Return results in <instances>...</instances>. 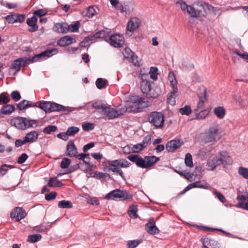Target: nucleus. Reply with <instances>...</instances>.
Returning <instances> with one entry per match:
<instances>
[{
    "instance_id": "obj_1",
    "label": "nucleus",
    "mask_w": 248,
    "mask_h": 248,
    "mask_svg": "<svg viewBox=\"0 0 248 248\" xmlns=\"http://www.w3.org/2000/svg\"><path fill=\"white\" fill-rule=\"evenodd\" d=\"M127 159L136 166L142 169H148L154 164L158 162L160 158L154 155L145 156L141 157L139 155H130L127 156Z\"/></svg>"
},
{
    "instance_id": "obj_2",
    "label": "nucleus",
    "mask_w": 248,
    "mask_h": 248,
    "mask_svg": "<svg viewBox=\"0 0 248 248\" xmlns=\"http://www.w3.org/2000/svg\"><path fill=\"white\" fill-rule=\"evenodd\" d=\"M232 162L231 157L228 155L226 152H220L217 155H211L207 165L210 170H213L221 165L224 166L231 165Z\"/></svg>"
},
{
    "instance_id": "obj_3",
    "label": "nucleus",
    "mask_w": 248,
    "mask_h": 248,
    "mask_svg": "<svg viewBox=\"0 0 248 248\" xmlns=\"http://www.w3.org/2000/svg\"><path fill=\"white\" fill-rule=\"evenodd\" d=\"M108 170L116 173L120 175L121 178L125 180V177L123 171L120 169L121 168H126L129 167L131 164L125 159H119L114 160H108Z\"/></svg>"
},
{
    "instance_id": "obj_4",
    "label": "nucleus",
    "mask_w": 248,
    "mask_h": 248,
    "mask_svg": "<svg viewBox=\"0 0 248 248\" xmlns=\"http://www.w3.org/2000/svg\"><path fill=\"white\" fill-rule=\"evenodd\" d=\"M92 106L94 108L101 110V112L103 113L108 120L117 118L124 114L121 109L116 110L110 107L107 106L106 104L100 101H97L93 103Z\"/></svg>"
},
{
    "instance_id": "obj_5",
    "label": "nucleus",
    "mask_w": 248,
    "mask_h": 248,
    "mask_svg": "<svg viewBox=\"0 0 248 248\" xmlns=\"http://www.w3.org/2000/svg\"><path fill=\"white\" fill-rule=\"evenodd\" d=\"M11 122L17 128L21 130L30 127L35 128L37 126L36 121L30 119L29 118L17 117L12 119Z\"/></svg>"
},
{
    "instance_id": "obj_6",
    "label": "nucleus",
    "mask_w": 248,
    "mask_h": 248,
    "mask_svg": "<svg viewBox=\"0 0 248 248\" xmlns=\"http://www.w3.org/2000/svg\"><path fill=\"white\" fill-rule=\"evenodd\" d=\"M132 197L128 191L116 189L108 193L105 198L107 200L124 201L132 200Z\"/></svg>"
},
{
    "instance_id": "obj_7",
    "label": "nucleus",
    "mask_w": 248,
    "mask_h": 248,
    "mask_svg": "<svg viewBox=\"0 0 248 248\" xmlns=\"http://www.w3.org/2000/svg\"><path fill=\"white\" fill-rule=\"evenodd\" d=\"M219 128L217 125L210 127L208 131L204 133L202 140L205 143H209L218 140L220 139L218 133Z\"/></svg>"
},
{
    "instance_id": "obj_8",
    "label": "nucleus",
    "mask_w": 248,
    "mask_h": 248,
    "mask_svg": "<svg viewBox=\"0 0 248 248\" xmlns=\"http://www.w3.org/2000/svg\"><path fill=\"white\" fill-rule=\"evenodd\" d=\"M148 121L156 128H162L164 125V116L159 112H151L148 117Z\"/></svg>"
},
{
    "instance_id": "obj_9",
    "label": "nucleus",
    "mask_w": 248,
    "mask_h": 248,
    "mask_svg": "<svg viewBox=\"0 0 248 248\" xmlns=\"http://www.w3.org/2000/svg\"><path fill=\"white\" fill-rule=\"evenodd\" d=\"M108 42L110 45L116 48H120L123 46L124 43V38L120 34H114L109 35Z\"/></svg>"
},
{
    "instance_id": "obj_10",
    "label": "nucleus",
    "mask_w": 248,
    "mask_h": 248,
    "mask_svg": "<svg viewBox=\"0 0 248 248\" xmlns=\"http://www.w3.org/2000/svg\"><path fill=\"white\" fill-rule=\"evenodd\" d=\"M139 76L141 80L140 82L141 91L143 93L146 94L151 88V83L148 80L149 77V74L140 73Z\"/></svg>"
},
{
    "instance_id": "obj_11",
    "label": "nucleus",
    "mask_w": 248,
    "mask_h": 248,
    "mask_svg": "<svg viewBox=\"0 0 248 248\" xmlns=\"http://www.w3.org/2000/svg\"><path fill=\"white\" fill-rule=\"evenodd\" d=\"M26 216L25 211L22 207H19L15 208L10 215L11 217L15 218L16 221H19L25 218Z\"/></svg>"
},
{
    "instance_id": "obj_12",
    "label": "nucleus",
    "mask_w": 248,
    "mask_h": 248,
    "mask_svg": "<svg viewBox=\"0 0 248 248\" xmlns=\"http://www.w3.org/2000/svg\"><path fill=\"white\" fill-rule=\"evenodd\" d=\"M133 101H138V107L136 108L135 112H140L143 110V109L149 106V102L145 101L144 98L140 97L138 95H134L133 97Z\"/></svg>"
},
{
    "instance_id": "obj_13",
    "label": "nucleus",
    "mask_w": 248,
    "mask_h": 248,
    "mask_svg": "<svg viewBox=\"0 0 248 248\" xmlns=\"http://www.w3.org/2000/svg\"><path fill=\"white\" fill-rule=\"evenodd\" d=\"M145 230L148 233L152 235L158 234L159 232V230L156 227L155 222L153 218H150L145 224Z\"/></svg>"
},
{
    "instance_id": "obj_14",
    "label": "nucleus",
    "mask_w": 248,
    "mask_h": 248,
    "mask_svg": "<svg viewBox=\"0 0 248 248\" xmlns=\"http://www.w3.org/2000/svg\"><path fill=\"white\" fill-rule=\"evenodd\" d=\"M183 144V142L181 140H173L167 142L166 145V149L170 152H174L176 149L179 148Z\"/></svg>"
},
{
    "instance_id": "obj_15",
    "label": "nucleus",
    "mask_w": 248,
    "mask_h": 248,
    "mask_svg": "<svg viewBox=\"0 0 248 248\" xmlns=\"http://www.w3.org/2000/svg\"><path fill=\"white\" fill-rule=\"evenodd\" d=\"M78 154L77 148L72 140H70L66 147L65 155L66 156L72 157L76 156Z\"/></svg>"
},
{
    "instance_id": "obj_16",
    "label": "nucleus",
    "mask_w": 248,
    "mask_h": 248,
    "mask_svg": "<svg viewBox=\"0 0 248 248\" xmlns=\"http://www.w3.org/2000/svg\"><path fill=\"white\" fill-rule=\"evenodd\" d=\"M50 111L51 112L53 111H63V112H70L72 111V109L69 108L65 107L63 105L57 104L56 103H53L50 102Z\"/></svg>"
},
{
    "instance_id": "obj_17",
    "label": "nucleus",
    "mask_w": 248,
    "mask_h": 248,
    "mask_svg": "<svg viewBox=\"0 0 248 248\" xmlns=\"http://www.w3.org/2000/svg\"><path fill=\"white\" fill-rule=\"evenodd\" d=\"M75 42L76 40L74 38L69 35H66L58 40L57 45L60 46H69Z\"/></svg>"
},
{
    "instance_id": "obj_18",
    "label": "nucleus",
    "mask_w": 248,
    "mask_h": 248,
    "mask_svg": "<svg viewBox=\"0 0 248 248\" xmlns=\"http://www.w3.org/2000/svg\"><path fill=\"white\" fill-rule=\"evenodd\" d=\"M37 18L35 16H32L31 18H28L26 23L30 27L28 30L30 32H34L38 30V26L37 24Z\"/></svg>"
},
{
    "instance_id": "obj_19",
    "label": "nucleus",
    "mask_w": 248,
    "mask_h": 248,
    "mask_svg": "<svg viewBox=\"0 0 248 248\" xmlns=\"http://www.w3.org/2000/svg\"><path fill=\"white\" fill-rule=\"evenodd\" d=\"M68 23L65 22L57 23L55 24L53 30L55 31L60 33H67L68 32Z\"/></svg>"
},
{
    "instance_id": "obj_20",
    "label": "nucleus",
    "mask_w": 248,
    "mask_h": 248,
    "mask_svg": "<svg viewBox=\"0 0 248 248\" xmlns=\"http://www.w3.org/2000/svg\"><path fill=\"white\" fill-rule=\"evenodd\" d=\"M237 200L239 201L238 207L248 210V196L239 195L237 196Z\"/></svg>"
},
{
    "instance_id": "obj_21",
    "label": "nucleus",
    "mask_w": 248,
    "mask_h": 248,
    "mask_svg": "<svg viewBox=\"0 0 248 248\" xmlns=\"http://www.w3.org/2000/svg\"><path fill=\"white\" fill-rule=\"evenodd\" d=\"M207 92L206 89L203 88L202 93H199L198 94V96L199 98V101L197 103V108L200 109L203 107L205 102L207 100Z\"/></svg>"
},
{
    "instance_id": "obj_22",
    "label": "nucleus",
    "mask_w": 248,
    "mask_h": 248,
    "mask_svg": "<svg viewBox=\"0 0 248 248\" xmlns=\"http://www.w3.org/2000/svg\"><path fill=\"white\" fill-rule=\"evenodd\" d=\"M39 135V133H38L37 131H33L27 133L24 137V139L27 143H32L38 140Z\"/></svg>"
},
{
    "instance_id": "obj_23",
    "label": "nucleus",
    "mask_w": 248,
    "mask_h": 248,
    "mask_svg": "<svg viewBox=\"0 0 248 248\" xmlns=\"http://www.w3.org/2000/svg\"><path fill=\"white\" fill-rule=\"evenodd\" d=\"M108 32L104 30H100L93 35L94 39H103L106 41H108L109 37Z\"/></svg>"
},
{
    "instance_id": "obj_24",
    "label": "nucleus",
    "mask_w": 248,
    "mask_h": 248,
    "mask_svg": "<svg viewBox=\"0 0 248 248\" xmlns=\"http://www.w3.org/2000/svg\"><path fill=\"white\" fill-rule=\"evenodd\" d=\"M50 102L47 101H38L35 104H33V106L38 107L43 109L46 113L49 112L50 111Z\"/></svg>"
},
{
    "instance_id": "obj_25",
    "label": "nucleus",
    "mask_w": 248,
    "mask_h": 248,
    "mask_svg": "<svg viewBox=\"0 0 248 248\" xmlns=\"http://www.w3.org/2000/svg\"><path fill=\"white\" fill-rule=\"evenodd\" d=\"M139 25L140 23L138 22V19L136 18H132L127 23V30L130 32L133 31L138 28Z\"/></svg>"
},
{
    "instance_id": "obj_26",
    "label": "nucleus",
    "mask_w": 248,
    "mask_h": 248,
    "mask_svg": "<svg viewBox=\"0 0 248 248\" xmlns=\"http://www.w3.org/2000/svg\"><path fill=\"white\" fill-rule=\"evenodd\" d=\"M64 184L56 178L53 177L49 178L47 186L51 187H59L63 186Z\"/></svg>"
},
{
    "instance_id": "obj_27",
    "label": "nucleus",
    "mask_w": 248,
    "mask_h": 248,
    "mask_svg": "<svg viewBox=\"0 0 248 248\" xmlns=\"http://www.w3.org/2000/svg\"><path fill=\"white\" fill-rule=\"evenodd\" d=\"M161 91L159 88L155 87L154 89L151 88L150 91L146 94L148 98H156L159 95Z\"/></svg>"
},
{
    "instance_id": "obj_28",
    "label": "nucleus",
    "mask_w": 248,
    "mask_h": 248,
    "mask_svg": "<svg viewBox=\"0 0 248 248\" xmlns=\"http://www.w3.org/2000/svg\"><path fill=\"white\" fill-rule=\"evenodd\" d=\"M15 107L14 105H6L2 106L0 109L1 113L4 115H9L15 111Z\"/></svg>"
},
{
    "instance_id": "obj_29",
    "label": "nucleus",
    "mask_w": 248,
    "mask_h": 248,
    "mask_svg": "<svg viewBox=\"0 0 248 248\" xmlns=\"http://www.w3.org/2000/svg\"><path fill=\"white\" fill-rule=\"evenodd\" d=\"M138 205L132 204L131 205L128 210V214L129 216L133 219H136L138 218Z\"/></svg>"
},
{
    "instance_id": "obj_30",
    "label": "nucleus",
    "mask_w": 248,
    "mask_h": 248,
    "mask_svg": "<svg viewBox=\"0 0 248 248\" xmlns=\"http://www.w3.org/2000/svg\"><path fill=\"white\" fill-rule=\"evenodd\" d=\"M31 107H34L31 101L26 100H23L17 104V108L20 110Z\"/></svg>"
},
{
    "instance_id": "obj_31",
    "label": "nucleus",
    "mask_w": 248,
    "mask_h": 248,
    "mask_svg": "<svg viewBox=\"0 0 248 248\" xmlns=\"http://www.w3.org/2000/svg\"><path fill=\"white\" fill-rule=\"evenodd\" d=\"M214 112L218 118L222 119L225 115L226 111L223 107H217L215 108Z\"/></svg>"
},
{
    "instance_id": "obj_32",
    "label": "nucleus",
    "mask_w": 248,
    "mask_h": 248,
    "mask_svg": "<svg viewBox=\"0 0 248 248\" xmlns=\"http://www.w3.org/2000/svg\"><path fill=\"white\" fill-rule=\"evenodd\" d=\"M58 53V49L53 48L51 49H47L44 52H41V55L44 57L49 58Z\"/></svg>"
},
{
    "instance_id": "obj_33",
    "label": "nucleus",
    "mask_w": 248,
    "mask_h": 248,
    "mask_svg": "<svg viewBox=\"0 0 248 248\" xmlns=\"http://www.w3.org/2000/svg\"><path fill=\"white\" fill-rule=\"evenodd\" d=\"M58 207L60 208H71L73 207L72 203L70 201L62 200L59 202L58 204Z\"/></svg>"
},
{
    "instance_id": "obj_34",
    "label": "nucleus",
    "mask_w": 248,
    "mask_h": 248,
    "mask_svg": "<svg viewBox=\"0 0 248 248\" xmlns=\"http://www.w3.org/2000/svg\"><path fill=\"white\" fill-rule=\"evenodd\" d=\"M135 95H130L129 97L128 101L130 102L129 108H130V111H132L134 113L135 112V110L136 109V108L138 107V101H133V97Z\"/></svg>"
},
{
    "instance_id": "obj_35",
    "label": "nucleus",
    "mask_w": 248,
    "mask_h": 248,
    "mask_svg": "<svg viewBox=\"0 0 248 248\" xmlns=\"http://www.w3.org/2000/svg\"><path fill=\"white\" fill-rule=\"evenodd\" d=\"M194 187L207 189L209 188V185L205 182L201 181H196L193 183Z\"/></svg>"
},
{
    "instance_id": "obj_36",
    "label": "nucleus",
    "mask_w": 248,
    "mask_h": 248,
    "mask_svg": "<svg viewBox=\"0 0 248 248\" xmlns=\"http://www.w3.org/2000/svg\"><path fill=\"white\" fill-rule=\"evenodd\" d=\"M80 22L78 21H76L74 24H68V26L69 28H67L68 32H77L78 31L79 28L80 27Z\"/></svg>"
},
{
    "instance_id": "obj_37",
    "label": "nucleus",
    "mask_w": 248,
    "mask_h": 248,
    "mask_svg": "<svg viewBox=\"0 0 248 248\" xmlns=\"http://www.w3.org/2000/svg\"><path fill=\"white\" fill-rule=\"evenodd\" d=\"M107 80L102 78H98L96 80L95 84L98 89L105 88L107 85Z\"/></svg>"
},
{
    "instance_id": "obj_38",
    "label": "nucleus",
    "mask_w": 248,
    "mask_h": 248,
    "mask_svg": "<svg viewBox=\"0 0 248 248\" xmlns=\"http://www.w3.org/2000/svg\"><path fill=\"white\" fill-rule=\"evenodd\" d=\"M42 235L40 234L29 235L28 238V241L31 243H35L40 241Z\"/></svg>"
},
{
    "instance_id": "obj_39",
    "label": "nucleus",
    "mask_w": 248,
    "mask_h": 248,
    "mask_svg": "<svg viewBox=\"0 0 248 248\" xmlns=\"http://www.w3.org/2000/svg\"><path fill=\"white\" fill-rule=\"evenodd\" d=\"M179 112L182 115L189 116L191 113L192 110L190 106L186 105L184 107L179 108Z\"/></svg>"
},
{
    "instance_id": "obj_40",
    "label": "nucleus",
    "mask_w": 248,
    "mask_h": 248,
    "mask_svg": "<svg viewBox=\"0 0 248 248\" xmlns=\"http://www.w3.org/2000/svg\"><path fill=\"white\" fill-rule=\"evenodd\" d=\"M85 165L88 167L87 169H85V170L87 171H92L95 167V166L92 164L90 161L86 160L85 159L82 160V162H79V165Z\"/></svg>"
},
{
    "instance_id": "obj_41",
    "label": "nucleus",
    "mask_w": 248,
    "mask_h": 248,
    "mask_svg": "<svg viewBox=\"0 0 248 248\" xmlns=\"http://www.w3.org/2000/svg\"><path fill=\"white\" fill-rule=\"evenodd\" d=\"M145 148L141 143L134 145L131 148V151L134 153H138Z\"/></svg>"
},
{
    "instance_id": "obj_42",
    "label": "nucleus",
    "mask_w": 248,
    "mask_h": 248,
    "mask_svg": "<svg viewBox=\"0 0 248 248\" xmlns=\"http://www.w3.org/2000/svg\"><path fill=\"white\" fill-rule=\"evenodd\" d=\"M79 130V129L76 126H71L68 128L66 131V134L68 136H73L78 133Z\"/></svg>"
},
{
    "instance_id": "obj_43",
    "label": "nucleus",
    "mask_w": 248,
    "mask_h": 248,
    "mask_svg": "<svg viewBox=\"0 0 248 248\" xmlns=\"http://www.w3.org/2000/svg\"><path fill=\"white\" fill-rule=\"evenodd\" d=\"M185 162L186 166L192 167L193 166L192 155L190 153L186 154L185 155Z\"/></svg>"
},
{
    "instance_id": "obj_44",
    "label": "nucleus",
    "mask_w": 248,
    "mask_h": 248,
    "mask_svg": "<svg viewBox=\"0 0 248 248\" xmlns=\"http://www.w3.org/2000/svg\"><path fill=\"white\" fill-rule=\"evenodd\" d=\"M196 5L202 8L205 13L210 10L211 6L207 3L203 1H199L196 3Z\"/></svg>"
},
{
    "instance_id": "obj_45",
    "label": "nucleus",
    "mask_w": 248,
    "mask_h": 248,
    "mask_svg": "<svg viewBox=\"0 0 248 248\" xmlns=\"http://www.w3.org/2000/svg\"><path fill=\"white\" fill-rule=\"evenodd\" d=\"M57 129V127L56 125H49L43 129V132L46 134H49L51 132H55Z\"/></svg>"
},
{
    "instance_id": "obj_46",
    "label": "nucleus",
    "mask_w": 248,
    "mask_h": 248,
    "mask_svg": "<svg viewBox=\"0 0 248 248\" xmlns=\"http://www.w3.org/2000/svg\"><path fill=\"white\" fill-rule=\"evenodd\" d=\"M107 177H110V175L108 173L95 171L94 173L93 177L98 179H105Z\"/></svg>"
},
{
    "instance_id": "obj_47",
    "label": "nucleus",
    "mask_w": 248,
    "mask_h": 248,
    "mask_svg": "<svg viewBox=\"0 0 248 248\" xmlns=\"http://www.w3.org/2000/svg\"><path fill=\"white\" fill-rule=\"evenodd\" d=\"M152 138V135L148 134L143 138L142 142L141 143L142 144V145L144 146L145 148H146L148 145H150L151 143V140Z\"/></svg>"
},
{
    "instance_id": "obj_48",
    "label": "nucleus",
    "mask_w": 248,
    "mask_h": 248,
    "mask_svg": "<svg viewBox=\"0 0 248 248\" xmlns=\"http://www.w3.org/2000/svg\"><path fill=\"white\" fill-rule=\"evenodd\" d=\"M157 68L155 67H151L149 71L150 76L154 80L157 79Z\"/></svg>"
},
{
    "instance_id": "obj_49",
    "label": "nucleus",
    "mask_w": 248,
    "mask_h": 248,
    "mask_svg": "<svg viewBox=\"0 0 248 248\" xmlns=\"http://www.w3.org/2000/svg\"><path fill=\"white\" fill-rule=\"evenodd\" d=\"M238 173L244 178L248 179V169L240 167L238 169Z\"/></svg>"
},
{
    "instance_id": "obj_50",
    "label": "nucleus",
    "mask_w": 248,
    "mask_h": 248,
    "mask_svg": "<svg viewBox=\"0 0 248 248\" xmlns=\"http://www.w3.org/2000/svg\"><path fill=\"white\" fill-rule=\"evenodd\" d=\"M71 160L68 158H63L61 163L60 167L62 169H67L69 166Z\"/></svg>"
},
{
    "instance_id": "obj_51",
    "label": "nucleus",
    "mask_w": 248,
    "mask_h": 248,
    "mask_svg": "<svg viewBox=\"0 0 248 248\" xmlns=\"http://www.w3.org/2000/svg\"><path fill=\"white\" fill-rule=\"evenodd\" d=\"M11 96L12 99L15 102L18 101L21 98L20 93L17 91H13L11 93Z\"/></svg>"
},
{
    "instance_id": "obj_52",
    "label": "nucleus",
    "mask_w": 248,
    "mask_h": 248,
    "mask_svg": "<svg viewBox=\"0 0 248 248\" xmlns=\"http://www.w3.org/2000/svg\"><path fill=\"white\" fill-rule=\"evenodd\" d=\"M186 12L191 17H197V14L196 9L191 5L187 9Z\"/></svg>"
},
{
    "instance_id": "obj_53",
    "label": "nucleus",
    "mask_w": 248,
    "mask_h": 248,
    "mask_svg": "<svg viewBox=\"0 0 248 248\" xmlns=\"http://www.w3.org/2000/svg\"><path fill=\"white\" fill-rule=\"evenodd\" d=\"M6 168H9L10 169H12L14 168V166L13 165L7 164H3L1 166H0V173H1L2 175H4L6 173L8 169H6Z\"/></svg>"
},
{
    "instance_id": "obj_54",
    "label": "nucleus",
    "mask_w": 248,
    "mask_h": 248,
    "mask_svg": "<svg viewBox=\"0 0 248 248\" xmlns=\"http://www.w3.org/2000/svg\"><path fill=\"white\" fill-rule=\"evenodd\" d=\"M208 112L206 110H201L196 115V119H203L208 115Z\"/></svg>"
},
{
    "instance_id": "obj_55",
    "label": "nucleus",
    "mask_w": 248,
    "mask_h": 248,
    "mask_svg": "<svg viewBox=\"0 0 248 248\" xmlns=\"http://www.w3.org/2000/svg\"><path fill=\"white\" fill-rule=\"evenodd\" d=\"M176 4H179L180 6L181 9L184 12H186L187 11V9L189 7V5H187L186 2L183 0H180L176 2Z\"/></svg>"
},
{
    "instance_id": "obj_56",
    "label": "nucleus",
    "mask_w": 248,
    "mask_h": 248,
    "mask_svg": "<svg viewBox=\"0 0 248 248\" xmlns=\"http://www.w3.org/2000/svg\"><path fill=\"white\" fill-rule=\"evenodd\" d=\"M94 128V124L91 123H86L82 124V128L85 131H90Z\"/></svg>"
},
{
    "instance_id": "obj_57",
    "label": "nucleus",
    "mask_w": 248,
    "mask_h": 248,
    "mask_svg": "<svg viewBox=\"0 0 248 248\" xmlns=\"http://www.w3.org/2000/svg\"><path fill=\"white\" fill-rule=\"evenodd\" d=\"M20 62V61L19 58L14 61L12 64V67L14 69H16L17 71H19L21 67H22L21 64Z\"/></svg>"
},
{
    "instance_id": "obj_58",
    "label": "nucleus",
    "mask_w": 248,
    "mask_h": 248,
    "mask_svg": "<svg viewBox=\"0 0 248 248\" xmlns=\"http://www.w3.org/2000/svg\"><path fill=\"white\" fill-rule=\"evenodd\" d=\"M213 194L217 196L218 199L222 203H225L226 200L224 196L220 192L215 191L213 192Z\"/></svg>"
},
{
    "instance_id": "obj_59",
    "label": "nucleus",
    "mask_w": 248,
    "mask_h": 248,
    "mask_svg": "<svg viewBox=\"0 0 248 248\" xmlns=\"http://www.w3.org/2000/svg\"><path fill=\"white\" fill-rule=\"evenodd\" d=\"M20 62L21 64L22 67L26 66L28 64L31 62L30 58L27 57H21L19 58Z\"/></svg>"
},
{
    "instance_id": "obj_60",
    "label": "nucleus",
    "mask_w": 248,
    "mask_h": 248,
    "mask_svg": "<svg viewBox=\"0 0 248 248\" xmlns=\"http://www.w3.org/2000/svg\"><path fill=\"white\" fill-rule=\"evenodd\" d=\"M10 99L4 94L3 93L0 94V104H5L9 103Z\"/></svg>"
},
{
    "instance_id": "obj_61",
    "label": "nucleus",
    "mask_w": 248,
    "mask_h": 248,
    "mask_svg": "<svg viewBox=\"0 0 248 248\" xmlns=\"http://www.w3.org/2000/svg\"><path fill=\"white\" fill-rule=\"evenodd\" d=\"M57 196L56 192H52L45 195V199L46 201H50L55 199Z\"/></svg>"
},
{
    "instance_id": "obj_62",
    "label": "nucleus",
    "mask_w": 248,
    "mask_h": 248,
    "mask_svg": "<svg viewBox=\"0 0 248 248\" xmlns=\"http://www.w3.org/2000/svg\"><path fill=\"white\" fill-rule=\"evenodd\" d=\"M28 158V155L26 153H23L17 160V163L22 164L24 163Z\"/></svg>"
},
{
    "instance_id": "obj_63",
    "label": "nucleus",
    "mask_w": 248,
    "mask_h": 248,
    "mask_svg": "<svg viewBox=\"0 0 248 248\" xmlns=\"http://www.w3.org/2000/svg\"><path fill=\"white\" fill-rule=\"evenodd\" d=\"M209 245L212 247V248H219V243L213 239L210 238Z\"/></svg>"
},
{
    "instance_id": "obj_64",
    "label": "nucleus",
    "mask_w": 248,
    "mask_h": 248,
    "mask_svg": "<svg viewBox=\"0 0 248 248\" xmlns=\"http://www.w3.org/2000/svg\"><path fill=\"white\" fill-rule=\"evenodd\" d=\"M139 244V242L137 240H131L127 244V247L128 248H135Z\"/></svg>"
}]
</instances>
